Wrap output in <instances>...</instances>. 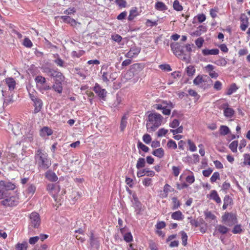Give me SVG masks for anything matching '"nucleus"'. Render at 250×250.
<instances>
[{
	"mask_svg": "<svg viewBox=\"0 0 250 250\" xmlns=\"http://www.w3.org/2000/svg\"><path fill=\"white\" fill-rule=\"evenodd\" d=\"M35 159L39 170H45L51 165V161L48 158V154L41 149H38L35 155Z\"/></svg>",
	"mask_w": 250,
	"mask_h": 250,
	"instance_id": "1",
	"label": "nucleus"
},
{
	"mask_svg": "<svg viewBox=\"0 0 250 250\" xmlns=\"http://www.w3.org/2000/svg\"><path fill=\"white\" fill-rule=\"evenodd\" d=\"M237 89V87L235 83L232 84L229 88L228 89L227 95H230L235 92Z\"/></svg>",
	"mask_w": 250,
	"mask_h": 250,
	"instance_id": "42",
	"label": "nucleus"
},
{
	"mask_svg": "<svg viewBox=\"0 0 250 250\" xmlns=\"http://www.w3.org/2000/svg\"><path fill=\"white\" fill-rule=\"evenodd\" d=\"M23 44L28 48H30L33 46L32 42L28 38H25L23 41Z\"/></svg>",
	"mask_w": 250,
	"mask_h": 250,
	"instance_id": "54",
	"label": "nucleus"
},
{
	"mask_svg": "<svg viewBox=\"0 0 250 250\" xmlns=\"http://www.w3.org/2000/svg\"><path fill=\"white\" fill-rule=\"evenodd\" d=\"M5 82L8 86L9 90L14 89L16 85V82L13 78H7L5 79Z\"/></svg>",
	"mask_w": 250,
	"mask_h": 250,
	"instance_id": "24",
	"label": "nucleus"
},
{
	"mask_svg": "<svg viewBox=\"0 0 250 250\" xmlns=\"http://www.w3.org/2000/svg\"><path fill=\"white\" fill-rule=\"evenodd\" d=\"M141 51V48L137 46H133L130 48L129 51L125 54V57L131 59L137 56Z\"/></svg>",
	"mask_w": 250,
	"mask_h": 250,
	"instance_id": "13",
	"label": "nucleus"
},
{
	"mask_svg": "<svg viewBox=\"0 0 250 250\" xmlns=\"http://www.w3.org/2000/svg\"><path fill=\"white\" fill-rule=\"evenodd\" d=\"M145 166V160L144 158H140L138 160L136 167L137 169H139L141 168L144 167Z\"/></svg>",
	"mask_w": 250,
	"mask_h": 250,
	"instance_id": "39",
	"label": "nucleus"
},
{
	"mask_svg": "<svg viewBox=\"0 0 250 250\" xmlns=\"http://www.w3.org/2000/svg\"><path fill=\"white\" fill-rule=\"evenodd\" d=\"M145 175H147L148 176L152 177L154 176L155 172L152 170H149L147 168L144 169L142 171H138L137 173V175L138 177H142Z\"/></svg>",
	"mask_w": 250,
	"mask_h": 250,
	"instance_id": "19",
	"label": "nucleus"
},
{
	"mask_svg": "<svg viewBox=\"0 0 250 250\" xmlns=\"http://www.w3.org/2000/svg\"><path fill=\"white\" fill-rule=\"evenodd\" d=\"M188 143L189 146V150L191 151L194 152L196 150V146L193 142H192V141L190 140H188Z\"/></svg>",
	"mask_w": 250,
	"mask_h": 250,
	"instance_id": "57",
	"label": "nucleus"
},
{
	"mask_svg": "<svg viewBox=\"0 0 250 250\" xmlns=\"http://www.w3.org/2000/svg\"><path fill=\"white\" fill-rule=\"evenodd\" d=\"M53 133L52 129L48 127L44 126L40 131V135L42 137L51 135Z\"/></svg>",
	"mask_w": 250,
	"mask_h": 250,
	"instance_id": "22",
	"label": "nucleus"
},
{
	"mask_svg": "<svg viewBox=\"0 0 250 250\" xmlns=\"http://www.w3.org/2000/svg\"><path fill=\"white\" fill-rule=\"evenodd\" d=\"M237 217L235 214L226 212L222 216V222L228 226H232L237 223Z\"/></svg>",
	"mask_w": 250,
	"mask_h": 250,
	"instance_id": "6",
	"label": "nucleus"
},
{
	"mask_svg": "<svg viewBox=\"0 0 250 250\" xmlns=\"http://www.w3.org/2000/svg\"><path fill=\"white\" fill-rule=\"evenodd\" d=\"M137 146L138 148L141 149L145 152H147L149 150V148L141 142H138Z\"/></svg>",
	"mask_w": 250,
	"mask_h": 250,
	"instance_id": "45",
	"label": "nucleus"
},
{
	"mask_svg": "<svg viewBox=\"0 0 250 250\" xmlns=\"http://www.w3.org/2000/svg\"><path fill=\"white\" fill-rule=\"evenodd\" d=\"M135 209L137 215L141 214V212L142 211V205L139 202L136 201L135 202Z\"/></svg>",
	"mask_w": 250,
	"mask_h": 250,
	"instance_id": "44",
	"label": "nucleus"
},
{
	"mask_svg": "<svg viewBox=\"0 0 250 250\" xmlns=\"http://www.w3.org/2000/svg\"><path fill=\"white\" fill-rule=\"evenodd\" d=\"M127 118L125 115L124 116L121 120L120 124V128L121 131H124L127 125Z\"/></svg>",
	"mask_w": 250,
	"mask_h": 250,
	"instance_id": "35",
	"label": "nucleus"
},
{
	"mask_svg": "<svg viewBox=\"0 0 250 250\" xmlns=\"http://www.w3.org/2000/svg\"><path fill=\"white\" fill-rule=\"evenodd\" d=\"M244 158L243 165L250 166V155L249 154H245L244 155Z\"/></svg>",
	"mask_w": 250,
	"mask_h": 250,
	"instance_id": "48",
	"label": "nucleus"
},
{
	"mask_svg": "<svg viewBox=\"0 0 250 250\" xmlns=\"http://www.w3.org/2000/svg\"><path fill=\"white\" fill-rule=\"evenodd\" d=\"M34 104L35 106L34 113H37L41 111L42 108L43 104L42 102L41 99L38 98L34 101Z\"/></svg>",
	"mask_w": 250,
	"mask_h": 250,
	"instance_id": "25",
	"label": "nucleus"
},
{
	"mask_svg": "<svg viewBox=\"0 0 250 250\" xmlns=\"http://www.w3.org/2000/svg\"><path fill=\"white\" fill-rule=\"evenodd\" d=\"M47 190L50 192H52L53 190H57L59 191L60 190V188L59 186H57L55 184H48L47 186Z\"/></svg>",
	"mask_w": 250,
	"mask_h": 250,
	"instance_id": "40",
	"label": "nucleus"
},
{
	"mask_svg": "<svg viewBox=\"0 0 250 250\" xmlns=\"http://www.w3.org/2000/svg\"><path fill=\"white\" fill-rule=\"evenodd\" d=\"M104 68H102L101 70V73H102V79L104 82L108 83L110 79L112 81L115 80V78L112 77L113 73L111 67L106 66L105 71L102 72Z\"/></svg>",
	"mask_w": 250,
	"mask_h": 250,
	"instance_id": "9",
	"label": "nucleus"
},
{
	"mask_svg": "<svg viewBox=\"0 0 250 250\" xmlns=\"http://www.w3.org/2000/svg\"><path fill=\"white\" fill-rule=\"evenodd\" d=\"M41 218L39 213L33 212L29 216L28 229L33 231L34 229H38L41 225Z\"/></svg>",
	"mask_w": 250,
	"mask_h": 250,
	"instance_id": "4",
	"label": "nucleus"
},
{
	"mask_svg": "<svg viewBox=\"0 0 250 250\" xmlns=\"http://www.w3.org/2000/svg\"><path fill=\"white\" fill-rule=\"evenodd\" d=\"M159 68L164 71H170L171 68L170 66L168 64H163L159 65Z\"/></svg>",
	"mask_w": 250,
	"mask_h": 250,
	"instance_id": "55",
	"label": "nucleus"
},
{
	"mask_svg": "<svg viewBox=\"0 0 250 250\" xmlns=\"http://www.w3.org/2000/svg\"><path fill=\"white\" fill-rule=\"evenodd\" d=\"M164 154V150L161 147L156 149L152 152L153 155L159 158L163 157Z\"/></svg>",
	"mask_w": 250,
	"mask_h": 250,
	"instance_id": "28",
	"label": "nucleus"
},
{
	"mask_svg": "<svg viewBox=\"0 0 250 250\" xmlns=\"http://www.w3.org/2000/svg\"><path fill=\"white\" fill-rule=\"evenodd\" d=\"M61 19L64 22L69 23L72 26H75L77 23L80 24V23L76 22L75 20L67 16H61Z\"/></svg>",
	"mask_w": 250,
	"mask_h": 250,
	"instance_id": "17",
	"label": "nucleus"
},
{
	"mask_svg": "<svg viewBox=\"0 0 250 250\" xmlns=\"http://www.w3.org/2000/svg\"><path fill=\"white\" fill-rule=\"evenodd\" d=\"M170 186L168 184H166L164 187V194H162V197L166 198L167 196L168 193L170 191Z\"/></svg>",
	"mask_w": 250,
	"mask_h": 250,
	"instance_id": "50",
	"label": "nucleus"
},
{
	"mask_svg": "<svg viewBox=\"0 0 250 250\" xmlns=\"http://www.w3.org/2000/svg\"><path fill=\"white\" fill-rule=\"evenodd\" d=\"M229 230V229L227 227L222 225H218L216 227V230L213 233V235H215L217 232L221 234H225L228 232Z\"/></svg>",
	"mask_w": 250,
	"mask_h": 250,
	"instance_id": "18",
	"label": "nucleus"
},
{
	"mask_svg": "<svg viewBox=\"0 0 250 250\" xmlns=\"http://www.w3.org/2000/svg\"><path fill=\"white\" fill-rule=\"evenodd\" d=\"M36 190V187L33 185H30L27 189V192L33 194Z\"/></svg>",
	"mask_w": 250,
	"mask_h": 250,
	"instance_id": "60",
	"label": "nucleus"
},
{
	"mask_svg": "<svg viewBox=\"0 0 250 250\" xmlns=\"http://www.w3.org/2000/svg\"><path fill=\"white\" fill-rule=\"evenodd\" d=\"M167 131L168 130L167 129L161 128L157 132V135L158 137H162V136L166 135Z\"/></svg>",
	"mask_w": 250,
	"mask_h": 250,
	"instance_id": "63",
	"label": "nucleus"
},
{
	"mask_svg": "<svg viewBox=\"0 0 250 250\" xmlns=\"http://www.w3.org/2000/svg\"><path fill=\"white\" fill-rule=\"evenodd\" d=\"M180 233L182 237V244L186 246L187 244L188 235L184 231H181Z\"/></svg>",
	"mask_w": 250,
	"mask_h": 250,
	"instance_id": "43",
	"label": "nucleus"
},
{
	"mask_svg": "<svg viewBox=\"0 0 250 250\" xmlns=\"http://www.w3.org/2000/svg\"><path fill=\"white\" fill-rule=\"evenodd\" d=\"M39 240V236H34L32 237L29 238V243L31 245H34L35 243H36L38 240Z\"/></svg>",
	"mask_w": 250,
	"mask_h": 250,
	"instance_id": "64",
	"label": "nucleus"
},
{
	"mask_svg": "<svg viewBox=\"0 0 250 250\" xmlns=\"http://www.w3.org/2000/svg\"><path fill=\"white\" fill-rule=\"evenodd\" d=\"M35 81L37 84V85L40 86L41 87L43 85L46 83V79L42 76H37L35 79Z\"/></svg>",
	"mask_w": 250,
	"mask_h": 250,
	"instance_id": "27",
	"label": "nucleus"
},
{
	"mask_svg": "<svg viewBox=\"0 0 250 250\" xmlns=\"http://www.w3.org/2000/svg\"><path fill=\"white\" fill-rule=\"evenodd\" d=\"M204 42V40L200 37L198 38L195 42V43L198 48H201Z\"/></svg>",
	"mask_w": 250,
	"mask_h": 250,
	"instance_id": "58",
	"label": "nucleus"
},
{
	"mask_svg": "<svg viewBox=\"0 0 250 250\" xmlns=\"http://www.w3.org/2000/svg\"><path fill=\"white\" fill-rule=\"evenodd\" d=\"M173 7L174 9L177 11H180L183 10L182 6L180 4L179 1L177 0L174 1Z\"/></svg>",
	"mask_w": 250,
	"mask_h": 250,
	"instance_id": "41",
	"label": "nucleus"
},
{
	"mask_svg": "<svg viewBox=\"0 0 250 250\" xmlns=\"http://www.w3.org/2000/svg\"><path fill=\"white\" fill-rule=\"evenodd\" d=\"M155 8L156 9L160 11H165L167 9V6L164 3L161 1L156 2L155 5Z\"/></svg>",
	"mask_w": 250,
	"mask_h": 250,
	"instance_id": "31",
	"label": "nucleus"
},
{
	"mask_svg": "<svg viewBox=\"0 0 250 250\" xmlns=\"http://www.w3.org/2000/svg\"><path fill=\"white\" fill-rule=\"evenodd\" d=\"M232 232L234 234H239L242 232V229H241V226L240 225H235L233 229Z\"/></svg>",
	"mask_w": 250,
	"mask_h": 250,
	"instance_id": "46",
	"label": "nucleus"
},
{
	"mask_svg": "<svg viewBox=\"0 0 250 250\" xmlns=\"http://www.w3.org/2000/svg\"><path fill=\"white\" fill-rule=\"evenodd\" d=\"M90 243L91 246L98 248L99 246V243L97 239L94 238L93 234H92L90 238Z\"/></svg>",
	"mask_w": 250,
	"mask_h": 250,
	"instance_id": "34",
	"label": "nucleus"
},
{
	"mask_svg": "<svg viewBox=\"0 0 250 250\" xmlns=\"http://www.w3.org/2000/svg\"><path fill=\"white\" fill-rule=\"evenodd\" d=\"M196 19H197L199 22L202 23L206 20V17L204 14H202L198 15L196 17L194 18V20Z\"/></svg>",
	"mask_w": 250,
	"mask_h": 250,
	"instance_id": "56",
	"label": "nucleus"
},
{
	"mask_svg": "<svg viewBox=\"0 0 250 250\" xmlns=\"http://www.w3.org/2000/svg\"><path fill=\"white\" fill-rule=\"evenodd\" d=\"M228 104L226 103L223 104L222 106L224 108V116L228 118H231L234 114V110L230 107H228Z\"/></svg>",
	"mask_w": 250,
	"mask_h": 250,
	"instance_id": "14",
	"label": "nucleus"
},
{
	"mask_svg": "<svg viewBox=\"0 0 250 250\" xmlns=\"http://www.w3.org/2000/svg\"><path fill=\"white\" fill-rule=\"evenodd\" d=\"M219 50L217 48L212 49H205L202 50V53L204 56L216 55L219 54Z\"/></svg>",
	"mask_w": 250,
	"mask_h": 250,
	"instance_id": "20",
	"label": "nucleus"
},
{
	"mask_svg": "<svg viewBox=\"0 0 250 250\" xmlns=\"http://www.w3.org/2000/svg\"><path fill=\"white\" fill-rule=\"evenodd\" d=\"M16 188L15 185L7 181L1 180L0 181V199L8 197L10 194V191L14 190Z\"/></svg>",
	"mask_w": 250,
	"mask_h": 250,
	"instance_id": "3",
	"label": "nucleus"
},
{
	"mask_svg": "<svg viewBox=\"0 0 250 250\" xmlns=\"http://www.w3.org/2000/svg\"><path fill=\"white\" fill-rule=\"evenodd\" d=\"M124 240L126 242H130L131 241H132V236L130 232H128V233H126L125 234L124 236Z\"/></svg>",
	"mask_w": 250,
	"mask_h": 250,
	"instance_id": "59",
	"label": "nucleus"
},
{
	"mask_svg": "<svg viewBox=\"0 0 250 250\" xmlns=\"http://www.w3.org/2000/svg\"><path fill=\"white\" fill-rule=\"evenodd\" d=\"M49 77L54 78V81L55 80H63L64 77L62 74L58 71L57 69H53L51 73H50Z\"/></svg>",
	"mask_w": 250,
	"mask_h": 250,
	"instance_id": "15",
	"label": "nucleus"
},
{
	"mask_svg": "<svg viewBox=\"0 0 250 250\" xmlns=\"http://www.w3.org/2000/svg\"><path fill=\"white\" fill-rule=\"evenodd\" d=\"M214 63L219 66H225L227 62L224 58H221L217 60Z\"/></svg>",
	"mask_w": 250,
	"mask_h": 250,
	"instance_id": "49",
	"label": "nucleus"
},
{
	"mask_svg": "<svg viewBox=\"0 0 250 250\" xmlns=\"http://www.w3.org/2000/svg\"><path fill=\"white\" fill-rule=\"evenodd\" d=\"M27 243L24 242L22 243H18L15 247L16 250H27Z\"/></svg>",
	"mask_w": 250,
	"mask_h": 250,
	"instance_id": "33",
	"label": "nucleus"
},
{
	"mask_svg": "<svg viewBox=\"0 0 250 250\" xmlns=\"http://www.w3.org/2000/svg\"><path fill=\"white\" fill-rule=\"evenodd\" d=\"M219 131L220 135L223 136H225L230 132L229 128L226 125H221Z\"/></svg>",
	"mask_w": 250,
	"mask_h": 250,
	"instance_id": "32",
	"label": "nucleus"
},
{
	"mask_svg": "<svg viewBox=\"0 0 250 250\" xmlns=\"http://www.w3.org/2000/svg\"><path fill=\"white\" fill-rule=\"evenodd\" d=\"M138 15V12L136 7H134L130 10L128 20L130 21H132Z\"/></svg>",
	"mask_w": 250,
	"mask_h": 250,
	"instance_id": "29",
	"label": "nucleus"
},
{
	"mask_svg": "<svg viewBox=\"0 0 250 250\" xmlns=\"http://www.w3.org/2000/svg\"><path fill=\"white\" fill-rule=\"evenodd\" d=\"M186 72L188 76H192L195 72V69L193 66L189 65L187 67Z\"/></svg>",
	"mask_w": 250,
	"mask_h": 250,
	"instance_id": "36",
	"label": "nucleus"
},
{
	"mask_svg": "<svg viewBox=\"0 0 250 250\" xmlns=\"http://www.w3.org/2000/svg\"><path fill=\"white\" fill-rule=\"evenodd\" d=\"M206 218H209L211 220H215L216 216L209 211H206L204 212Z\"/></svg>",
	"mask_w": 250,
	"mask_h": 250,
	"instance_id": "52",
	"label": "nucleus"
},
{
	"mask_svg": "<svg viewBox=\"0 0 250 250\" xmlns=\"http://www.w3.org/2000/svg\"><path fill=\"white\" fill-rule=\"evenodd\" d=\"M167 146L169 148H173L175 149L177 148V145L176 143L172 140L168 141Z\"/></svg>",
	"mask_w": 250,
	"mask_h": 250,
	"instance_id": "61",
	"label": "nucleus"
},
{
	"mask_svg": "<svg viewBox=\"0 0 250 250\" xmlns=\"http://www.w3.org/2000/svg\"><path fill=\"white\" fill-rule=\"evenodd\" d=\"M63 81V80H55L54 84L52 86V88L59 94L62 93V82Z\"/></svg>",
	"mask_w": 250,
	"mask_h": 250,
	"instance_id": "16",
	"label": "nucleus"
},
{
	"mask_svg": "<svg viewBox=\"0 0 250 250\" xmlns=\"http://www.w3.org/2000/svg\"><path fill=\"white\" fill-rule=\"evenodd\" d=\"M179 122L177 119H174L173 121L170 123L169 126L170 127L174 128L178 126L179 125Z\"/></svg>",
	"mask_w": 250,
	"mask_h": 250,
	"instance_id": "62",
	"label": "nucleus"
},
{
	"mask_svg": "<svg viewBox=\"0 0 250 250\" xmlns=\"http://www.w3.org/2000/svg\"><path fill=\"white\" fill-rule=\"evenodd\" d=\"M170 47L174 54L177 57L184 54V47L179 42H172L170 44Z\"/></svg>",
	"mask_w": 250,
	"mask_h": 250,
	"instance_id": "10",
	"label": "nucleus"
},
{
	"mask_svg": "<svg viewBox=\"0 0 250 250\" xmlns=\"http://www.w3.org/2000/svg\"><path fill=\"white\" fill-rule=\"evenodd\" d=\"M148 123H146L147 129L154 131L161 125L163 117L161 114L154 112L148 115Z\"/></svg>",
	"mask_w": 250,
	"mask_h": 250,
	"instance_id": "2",
	"label": "nucleus"
},
{
	"mask_svg": "<svg viewBox=\"0 0 250 250\" xmlns=\"http://www.w3.org/2000/svg\"><path fill=\"white\" fill-rule=\"evenodd\" d=\"M153 107L157 110H162V113L164 115H169L174 105L170 102L167 103V101H163L161 104H154Z\"/></svg>",
	"mask_w": 250,
	"mask_h": 250,
	"instance_id": "5",
	"label": "nucleus"
},
{
	"mask_svg": "<svg viewBox=\"0 0 250 250\" xmlns=\"http://www.w3.org/2000/svg\"><path fill=\"white\" fill-rule=\"evenodd\" d=\"M45 177L48 180L52 182H56L58 179L56 174L54 172L50 170L45 173Z\"/></svg>",
	"mask_w": 250,
	"mask_h": 250,
	"instance_id": "21",
	"label": "nucleus"
},
{
	"mask_svg": "<svg viewBox=\"0 0 250 250\" xmlns=\"http://www.w3.org/2000/svg\"><path fill=\"white\" fill-rule=\"evenodd\" d=\"M14 102L13 100V95H11L9 96L8 97L6 98L4 100L3 105L7 106L10 104Z\"/></svg>",
	"mask_w": 250,
	"mask_h": 250,
	"instance_id": "47",
	"label": "nucleus"
},
{
	"mask_svg": "<svg viewBox=\"0 0 250 250\" xmlns=\"http://www.w3.org/2000/svg\"><path fill=\"white\" fill-rule=\"evenodd\" d=\"M238 146V141H234L229 145V148L233 152H237Z\"/></svg>",
	"mask_w": 250,
	"mask_h": 250,
	"instance_id": "37",
	"label": "nucleus"
},
{
	"mask_svg": "<svg viewBox=\"0 0 250 250\" xmlns=\"http://www.w3.org/2000/svg\"><path fill=\"white\" fill-rule=\"evenodd\" d=\"M1 204L6 207H13L17 206L19 203V199L16 196H10L3 198Z\"/></svg>",
	"mask_w": 250,
	"mask_h": 250,
	"instance_id": "7",
	"label": "nucleus"
},
{
	"mask_svg": "<svg viewBox=\"0 0 250 250\" xmlns=\"http://www.w3.org/2000/svg\"><path fill=\"white\" fill-rule=\"evenodd\" d=\"M54 62L58 66L62 67H66L64 62L61 58H57V59H55L54 60Z\"/></svg>",
	"mask_w": 250,
	"mask_h": 250,
	"instance_id": "38",
	"label": "nucleus"
},
{
	"mask_svg": "<svg viewBox=\"0 0 250 250\" xmlns=\"http://www.w3.org/2000/svg\"><path fill=\"white\" fill-rule=\"evenodd\" d=\"M207 76L198 75L194 79L193 83L200 87H205L207 82L205 78Z\"/></svg>",
	"mask_w": 250,
	"mask_h": 250,
	"instance_id": "12",
	"label": "nucleus"
},
{
	"mask_svg": "<svg viewBox=\"0 0 250 250\" xmlns=\"http://www.w3.org/2000/svg\"><path fill=\"white\" fill-rule=\"evenodd\" d=\"M171 200H172V206L171 208L172 209L176 210L180 207L181 203L179 202V201L178 200L177 198L176 197H172Z\"/></svg>",
	"mask_w": 250,
	"mask_h": 250,
	"instance_id": "30",
	"label": "nucleus"
},
{
	"mask_svg": "<svg viewBox=\"0 0 250 250\" xmlns=\"http://www.w3.org/2000/svg\"><path fill=\"white\" fill-rule=\"evenodd\" d=\"M171 218L174 220L181 221L183 220L184 215L181 211L178 210L171 214Z\"/></svg>",
	"mask_w": 250,
	"mask_h": 250,
	"instance_id": "26",
	"label": "nucleus"
},
{
	"mask_svg": "<svg viewBox=\"0 0 250 250\" xmlns=\"http://www.w3.org/2000/svg\"><path fill=\"white\" fill-rule=\"evenodd\" d=\"M144 68L143 63H134L131 65L130 68L126 74H129V76L132 77L138 74Z\"/></svg>",
	"mask_w": 250,
	"mask_h": 250,
	"instance_id": "8",
	"label": "nucleus"
},
{
	"mask_svg": "<svg viewBox=\"0 0 250 250\" xmlns=\"http://www.w3.org/2000/svg\"><path fill=\"white\" fill-rule=\"evenodd\" d=\"M151 140L152 139L150 135L148 134H145L143 137V141L146 144H149Z\"/></svg>",
	"mask_w": 250,
	"mask_h": 250,
	"instance_id": "53",
	"label": "nucleus"
},
{
	"mask_svg": "<svg viewBox=\"0 0 250 250\" xmlns=\"http://www.w3.org/2000/svg\"><path fill=\"white\" fill-rule=\"evenodd\" d=\"M93 90L101 99L105 101L107 92L105 89H102L100 85L96 83L93 87Z\"/></svg>",
	"mask_w": 250,
	"mask_h": 250,
	"instance_id": "11",
	"label": "nucleus"
},
{
	"mask_svg": "<svg viewBox=\"0 0 250 250\" xmlns=\"http://www.w3.org/2000/svg\"><path fill=\"white\" fill-rule=\"evenodd\" d=\"M220 178V174L218 172H215L213 173L212 175L210 178V181L211 183H214L216 182L217 179H219Z\"/></svg>",
	"mask_w": 250,
	"mask_h": 250,
	"instance_id": "51",
	"label": "nucleus"
},
{
	"mask_svg": "<svg viewBox=\"0 0 250 250\" xmlns=\"http://www.w3.org/2000/svg\"><path fill=\"white\" fill-rule=\"evenodd\" d=\"M209 198L215 201L217 203H220L221 202L220 198L215 190H212L209 195Z\"/></svg>",
	"mask_w": 250,
	"mask_h": 250,
	"instance_id": "23",
	"label": "nucleus"
}]
</instances>
